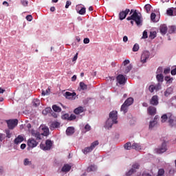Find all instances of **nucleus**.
Listing matches in <instances>:
<instances>
[{
    "instance_id": "obj_1",
    "label": "nucleus",
    "mask_w": 176,
    "mask_h": 176,
    "mask_svg": "<svg viewBox=\"0 0 176 176\" xmlns=\"http://www.w3.org/2000/svg\"><path fill=\"white\" fill-rule=\"evenodd\" d=\"M118 124V111H113L110 112L109 118L106 121L104 127L109 130V129H112L113 124Z\"/></svg>"
},
{
    "instance_id": "obj_2",
    "label": "nucleus",
    "mask_w": 176,
    "mask_h": 176,
    "mask_svg": "<svg viewBox=\"0 0 176 176\" xmlns=\"http://www.w3.org/2000/svg\"><path fill=\"white\" fill-rule=\"evenodd\" d=\"M126 20L128 21L131 20V25H134V21L138 27L142 25V16H141V13L137 12V10H135L131 16H128Z\"/></svg>"
},
{
    "instance_id": "obj_3",
    "label": "nucleus",
    "mask_w": 176,
    "mask_h": 176,
    "mask_svg": "<svg viewBox=\"0 0 176 176\" xmlns=\"http://www.w3.org/2000/svg\"><path fill=\"white\" fill-rule=\"evenodd\" d=\"M52 146H53V142L50 140H47L45 141V144H41L40 148L43 149V151H50L52 149Z\"/></svg>"
},
{
    "instance_id": "obj_4",
    "label": "nucleus",
    "mask_w": 176,
    "mask_h": 176,
    "mask_svg": "<svg viewBox=\"0 0 176 176\" xmlns=\"http://www.w3.org/2000/svg\"><path fill=\"white\" fill-rule=\"evenodd\" d=\"M6 123L8 124V127L10 130H13L14 127L16 126L17 124H19V120L17 119L15 120H8L6 121Z\"/></svg>"
},
{
    "instance_id": "obj_5",
    "label": "nucleus",
    "mask_w": 176,
    "mask_h": 176,
    "mask_svg": "<svg viewBox=\"0 0 176 176\" xmlns=\"http://www.w3.org/2000/svg\"><path fill=\"white\" fill-rule=\"evenodd\" d=\"M157 153L162 154L164 153V152L167 151V142H166V140H164L162 142L161 146L155 149Z\"/></svg>"
},
{
    "instance_id": "obj_6",
    "label": "nucleus",
    "mask_w": 176,
    "mask_h": 176,
    "mask_svg": "<svg viewBox=\"0 0 176 176\" xmlns=\"http://www.w3.org/2000/svg\"><path fill=\"white\" fill-rule=\"evenodd\" d=\"M150 56L151 53L149 52V51L143 52L140 58L141 63H142L143 64H144V63H146V60H149Z\"/></svg>"
},
{
    "instance_id": "obj_7",
    "label": "nucleus",
    "mask_w": 176,
    "mask_h": 176,
    "mask_svg": "<svg viewBox=\"0 0 176 176\" xmlns=\"http://www.w3.org/2000/svg\"><path fill=\"white\" fill-rule=\"evenodd\" d=\"M38 144H39V142L35 140V139L34 138H30L28 140V146H29V148H31L32 149L34 148H36V146H38Z\"/></svg>"
},
{
    "instance_id": "obj_8",
    "label": "nucleus",
    "mask_w": 176,
    "mask_h": 176,
    "mask_svg": "<svg viewBox=\"0 0 176 176\" xmlns=\"http://www.w3.org/2000/svg\"><path fill=\"white\" fill-rule=\"evenodd\" d=\"M130 13V9H126L124 11H121L119 13V19L120 20H124L126 17H127V14Z\"/></svg>"
},
{
    "instance_id": "obj_9",
    "label": "nucleus",
    "mask_w": 176,
    "mask_h": 176,
    "mask_svg": "<svg viewBox=\"0 0 176 176\" xmlns=\"http://www.w3.org/2000/svg\"><path fill=\"white\" fill-rule=\"evenodd\" d=\"M39 131H41V135L45 137H47V135H49V128L46 126H40Z\"/></svg>"
},
{
    "instance_id": "obj_10",
    "label": "nucleus",
    "mask_w": 176,
    "mask_h": 176,
    "mask_svg": "<svg viewBox=\"0 0 176 176\" xmlns=\"http://www.w3.org/2000/svg\"><path fill=\"white\" fill-rule=\"evenodd\" d=\"M117 82L119 85H125L126 83V78L122 74H119L117 77Z\"/></svg>"
},
{
    "instance_id": "obj_11",
    "label": "nucleus",
    "mask_w": 176,
    "mask_h": 176,
    "mask_svg": "<svg viewBox=\"0 0 176 176\" xmlns=\"http://www.w3.org/2000/svg\"><path fill=\"white\" fill-rule=\"evenodd\" d=\"M151 105H158L159 104V96L157 95L153 96L150 100Z\"/></svg>"
},
{
    "instance_id": "obj_12",
    "label": "nucleus",
    "mask_w": 176,
    "mask_h": 176,
    "mask_svg": "<svg viewBox=\"0 0 176 176\" xmlns=\"http://www.w3.org/2000/svg\"><path fill=\"white\" fill-rule=\"evenodd\" d=\"M32 135L36 138V141H41L42 140V133L36 131H32Z\"/></svg>"
},
{
    "instance_id": "obj_13",
    "label": "nucleus",
    "mask_w": 176,
    "mask_h": 176,
    "mask_svg": "<svg viewBox=\"0 0 176 176\" xmlns=\"http://www.w3.org/2000/svg\"><path fill=\"white\" fill-rule=\"evenodd\" d=\"M168 30V28H167V25H166V24H163L160 25V31L162 35H166L167 34Z\"/></svg>"
},
{
    "instance_id": "obj_14",
    "label": "nucleus",
    "mask_w": 176,
    "mask_h": 176,
    "mask_svg": "<svg viewBox=\"0 0 176 176\" xmlns=\"http://www.w3.org/2000/svg\"><path fill=\"white\" fill-rule=\"evenodd\" d=\"M75 96H76V93L75 92L71 93L69 91H67L65 94V97L67 100H74V97H75Z\"/></svg>"
},
{
    "instance_id": "obj_15",
    "label": "nucleus",
    "mask_w": 176,
    "mask_h": 176,
    "mask_svg": "<svg viewBox=\"0 0 176 176\" xmlns=\"http://www.w3.org/2000/svg\"><path fill=\"white\" fill-rule=\"evenodd\" d=\"M147 111L148 115H151V116L156 115V109L152 106L148 107Z\"/></svg>"
},
{
    "instance_id": "obj_16",
    "label": "nucleus",
    "mask_w": 176,
    "mask_h": 176,
    "mask_svg": "<svg viewBox=\"0 0 176 176\" xmlns=\"http://www.w3.org/2000/svg\"><path fill=\"white\" fill-rule=\"evenodd\" d=\"M24 141V137L21 136V135H18L16 138L14 139V143L16 145H19V144H21Z\"/></svg>"
},
{
    "instance_id": "obj_17",
    "label": "nucleus",
    "mask_w": 176,
    "mask_h": 176,
    "mask_svg": "<svg viewBox=\"0 0 176 176\" xmlns=\"http://www.w3.org/2000/svg\"><path fill=\"white\" fill-rule=\"evenodd\" d=\"M75 133V128L74 126H69L66 130L67 135H72Z\"/></svg>"
},
{
    "instance_id": "obj_18",
    "label": "nucleus",
    "mask_w": 176,
    "mask_h": 176,
    "mask_svg": "<svg viewBox=\"0 0 176 176\" xmlns=\"http://www.w3.org/2000/svg\"><path fill=\"white\" fill-rule=\"evenodd\" d=\"M133 102H134V99L133 98H128L124 103L126 104L128 107H130V105H132Z\"/></svg>"
},
{
    "instance_id": "obj_19",
    "label": "nucleus",
    "mask_w": 176,
    "mask_h": 176,
    "mask_svg": "<svg viewBox=\"0 0 176 176\" xmlns=\"http://www.w3.org/2000/svg\"><path fill=\"white\" fill-rule=\"evenodd\" d=\"M83 111H84L83 107H79L74 109V113L76 115H79V114L82 113V112H83Z\"/></svg>"
},
{
    "instance_id": "obj_20",
    "label": "nucleus",
    "mask_w": 176,
    "mask_h": 176,
    "mask_svg": "<svg viewBox=\"0 0 176 176\" xmlns=\"http://www.w3.org/2000/svg\"><path fill=\"white\" fill-rule=\"evenodd\" d=\"M70 170H71V166H69V164H66L63 166L62 168V171L63 173H68V171H69Z\"/></svg>"
},
{
    "instance_id": "obj_21",
    "label": "nucleus",
    "mask_w": 176,
    "mask_h": 176,
    "mask_svg": "<svg viewBox=\"0 0 176 176\" xmlns=\"http://www.w3.org/2000/svg\"><path fill=\"white\" fill-rule=\"evenodd\" d=\"M133 68V65H129L128 66H125L124 68V74H129L130 71H131Z\"/></svg>"
},
{
    "instance_id": "obj_22",
    "label": "nucleus",
    "mask_w": 176,
    "mask_h": 176,
    "mask_svg": "<svg viewBox=\"0 0 176 176\" xmlns=\"http://www.w3.org/2000/svg\"><path fill=\"white\" fill-rule=\"evenodd\" d=\"M129 109V106H127L124 102L121 106V111L124 112V113H126Z\"/></svg>"
},
{
    "instance_id": "obj_23",
    "label": "nucleus",
    "mask_w": 176,
    "mask_h": 176,
    "mask_svg": "<svg viewBox=\"0 0 176 176\" xmlns=\"http://www.w3.org/2000/svg\"><path fill=\"white\" fill-rule=\"evenodd\" d=\"M93 151V148H91V146L85 147L83 150L82 152L85 155H87V153H90Z\"/></svg>"
},
{
    "instance_id": "obj_24",
    "label": "nucleus",
    "mask_w": 176,
    "mask_h": 176,
    "mask_svg": "<svg viewBox=\"0 0 176 176\" xmlns=\"http://www.w3.org/2000/svg\"><path fill=\"white\" fill-rule=\"evenodd\" d=\"M173 93V88L168 87L164 92L165 97H168Z\"/></svg>"
},
{
    "instance_id": "obj_25",
    "label": "nucleus",
    "mask_w": 176,
    "mask_h": 176,
    "mask_svg": "<svg viewBox=\"0 0 176 176\" xmlns=\"http://www.w3.org/2000/svg\"><path fill=\"white\" fill-rule=\"evenodd\" d=\"M132 149H135V151H140L141 145L138 143H133L132 144Z\"/></svg>"
},
{
    "instance_id": "obj_26",
    "label": "nucleus",
    "mask_w": 176,
    "mask_h": 176,
    "mask_svg": "<svg viewBox=\"0 0 176 176\" xmlns=\"http://www.w3.org/2000/svg\"><path fill=\"white\" fill-rule=\"evenodd\" d=\"M157 78V82H159V83H162L163 82V79L164 78V77L163 76V74H157L156 76Z\"/></svg>"
},
{
    "instance_id": "obj_27",
    "label": "nucleus",
    "mask_w": 176,
    "mask_h": 176,
    "mask_svg": "<svg viewBox=\"0 0 176 176\" xmlns=\"http://www.w3.org/2000/svg\"><path fill=\"white\" fill-rule=\"evenodd\" d=\"M124 149H126V151H130L131 148H133V145H131V142H127L124 145Z\"/></svg>"
},
{
    "instance_id": "obj_28",
    "label": "nucleus",
    "mask_w": 176,
    "mask_h": 176,
    "mask_svg": "<svg viewBox=\"0 0 176 176\" xmlns=\"http://www.w3.org/2000/svg\"><path fill=\"white\" fill-rule=\"evenodd\" d=\"M52 109H53V111H54V112H61V107H58V106H57V105H56V104H54L53 106H52Z\"/></svg>"
},
{
    "instance_id": "obj_29",
    "label": "nucleus",
    "mask_w": 176,
    "mask_h": 176,
    "mask_svg": "<svg viewBox=\"0 0 176 176\" xmlns=\"http://www.w3.org/2000/svg\"><path fill=\"white\" fill-rule=\"evenodd\" d=\"M24 166H31L32 164V162L30 161V159L25 158L23 161Z\"/></svg>"
},
{
    "instance_id": "obj_30",
    "label": "nucleus",
    "mask_w": 176,
    "mask_h": 176,
    "mask_svg": "<svg viewBox=\"0 0 176 176\" xmlns=\"http://www.w3.org/2000/svg\"><path fill=\"white\" fill-rule=\"evenodd\" d=\"M80 87L81 90H87V85L85 84L83 82H80Z\"/></svg>"
},
{
    "instance_id": "obj_31",
    "label": "nucleus",
    "mask_w": 176,
    "mask_h": 176,
    "mask_svg": "<svg viewBox=\"0 0 176 176\" xmlns=\"http://www.w3.org/2000/svg\"><path fill=\"white\" fill-rule=\"evenodd\" d=\"M100 144V142H98V140H96L95 142H92L91 144L90 147L91 148L92 151L94 149V148H96V146H97L98 144Z\"/></svg>"
},
{
    "instance_id": "obj_32",
    "label": "nucleus",
    "mask_w": 176,
    "mask_h": 176,
    "mask_svg": "<svg viewBox=\"0 0 176 176\" xmlns=\"http://www.w3.org/2000/svg\"><path fill=\"white\" fill-rule=\"evenodd\" d=\"M176 31V27L174 25L170 26L169 27V30H168V32L169 34H174V32H175Z\"/></svg>"
},
{
    "instance_id": "obj_33",
    "label": "nucleus",
    "mask_w": 176,
    "mask_h": 176,
    "mask_svg": "<svg viewBox=\"0 0 176 176\" xmlns=\"http://www.w3.org/2000/svg\"><path fill=\"white\" fill-rule=\"evenodd\" d=\"M144 9H145L146 13H149L151 12V10L152 9V6H151L150 4H146L144 6Z\"/></svg>"
},
{
    "instance_id": "obj_34",
    "label": "nucleus",
    "mask_w": 176,
    "mask_h": 176,
    "mask_svg": "<svg viewBox=\"0 0 176 176\" xmlns=\"http://www.w3.org/2000/svg\"><path fill=\"white\" fill-rule=\"evenodd\" d=\"M40 104H41V100H39L38 99H34L33 100L34 107H39Z\"/></svg>"
},
{
    "instance_id": "obj_35",
    "label": "nucleus",
    "mask_w": 176,
    "mask_h": 176,
    "mask_svg": "<svg viewBox=\"0 0 176 176\" xmlns=\"http://www.w3.org/2000/svg\"><path fill=\"white\" fill-rule=\"evenodd\" d=\"M51 127H52L53 129H57L58 127H60V122H52V124H51Z\"/></svg>"
},
{
    "instance_id": "obj_36",
    "label": "nucleus",
    "mask_w": 176,
    "mask_h": 176,
    "mask_svg": "<svg viewBox=\"0 0 176 176\" xmlns=\"http://www.w3.org/2000/svg\"><path fill=\"white\" fill-rule=\"evenodd\" d=\"M134 173H135V170H134L133 168H131V169L126 173V176H131V175H133V174H134Z\"/></svg>"
},
{
    "instance_id": "obj_37",
    "label": "nucleus",
    "mask_w": 176,
    "mask_h": 176,
    "mask_svg": "<svg viewBox=\"0 0 176 176\" xmlns=\"http://www.w3.org/2000/svg\"><path fill=\"white\" fill-rule=\"evenodd\" d=\"M156 91L162 89V82H158L156 85H154Z\"/></svg>"
},
{
    "instance_id": "obj_38",
    "label": "nucleus",
    "mask_w": 176,
    "mask_h": 176,
    "mask_svg": "<svg viewBox=\"0 0 176 176\" xmlns=\"http://www.w3.org/2000/svg\"><path fill=\"white\" fill-rule=\"evenodd\" d=\"M157 122H156V120L150 122L149 129H153V127H155V125L157 124Z\"/></svg>"
},
{
    "instance_id": "obj_39",
    "label": "nucleus",
    "mask_w": 176,
    "mask_h": 176,
    "mask_svg": "<svg viewBox=\"0 0 176 176\" xmlns=\"http://www.w3.org/2000/svg\"><path fill=\"white\" fill-rule=\"evenodd\" d=\"M165 80L168 83H173V78L170 77V76H166L165 77Z\"/></svg>"
},
{
    "instance_id": "obj_40",
    "label": "nucleus",
    "mask_w": 176,
    "mask_h": 176,
    "mask_svg": "<svg viewBox=\"0 0 176 176\" xmlns=\"http://www.w3.org/2000/svg\"><path fill=\"white\" fill-rule=\"evenodd\" d=\"M97 170V166L95 165H91L88 168V171H96Z\"/></svg>"
},
{
    "instance_id": "obj_41",
    "label": "nucleus",
    "mask_w": 176,
    "mask_h": 176,
    "mask_svg": "<svg viewBox=\"0 0 176 176\" xmlns=\"http://www.w3.org/2000/svg\"><path fill=\"white\" fill-rule=\"evenodd\" d=\"M155 36H156V32H150V35H149L150 39H155Z\"/></svg>"
},
{
    "instance_id": "obj_42",
    "label": "nucleus",
    "mask_w": 176,
    "mask_h": 176,
    "mask_svg": "<svg viewBox=\"0 0 176 176\" xmlns=\"http://www.w3.org/2000/svg\"><path fill=\"white\" fill-rule=\"evenodd\" d=\"M78 13H79L81 15L85 14V13H86V8L82 7L78 12Z\"/></svg>"
},
{
    "instance_id": "obj_43",
    "label": "nucleus",
    "mask_w": 176,
    "mask_h": 176,
    "mask_svg": "<svg viewBox=\"0 0 176 176\" xmlns=\"http://www.w3.org/2000/svg\"><path fill=\"white\" fill-rule=\"evenodd\" d=\"M50 91V88H48L47 89L42 90V96H47L49 95V92Z\"/></svg>"
},
{
    "instance_id": "obj_44",
    "label": "nucleus",
    "mask_w": 176,
    "mask_h": 176,
    "mask_svg": "<svg viewBox=\"0 0 176 176\" xmlns=\"http://www.w3.org/2000/svg\"><path fill=\"white\" fill-rule=\"evenodd\" d=\"M140 50V45L138 44H135L133 47V52H138Z\"/></svg>"
},
{
    "instance_id": "obj_45",
    "label": "nucleus",
    "mask_w": 176,
    "mask_h": 176,
    "mask_svg": "<svg viewBox=\"0 0 176 176\" xmlns=\"http://www.w3.org/2000/svg\"><path fill=\"white\" fill-rule=\"evenodd\" d=\"M62 119H63L64 120H69V114L65 113V114L63 115Z\"/></svg>"
},
{
    "instance_id": "obj_46",
    "label": "nucleus",
    "mask_w": 176,
    "mask_h": 176,
    "mask_svg": "<svg viewBox=\"0 0 176 176\" xmlns=\"http://www.w3.org/2000/svg\"><path fill=\"white\" fill-rule=\"evenodd\" d=\"M164 175V169L161 168L158 170V174L157 176H163Z\"/></svg>"
},
{
    "instance_id": "obj_47",
    "label": "nucleus",
    "mask_w": 176,
    "mask_h": 176,
    "mask_svg": "<svg viewBox=\"0 0 176 176\" xmlns=\"http://www.w3.org/2000/svg\"><path fill=\"white\" fill-rule=\"evenodd\" d=\"M148 90L150 91V93H153V91H155V85H151L148 87Z\"/></svg>"
},
{
    "instance_id": "obj_48",
    "label": "nucleus",
    "mask_w": 176,
    "mask_h": 176,
    "mask_svg": "<svg viewBox=\"0 0 176 176\" xmlns=\"http://www.w3.org/2000/svg\"><path fill=\"white\" fill-rule=\"evenodd\" d=\"M173 13H174V11L173 10V9H170V8H169L166 11V14H168V16H173Z\"/></svg>"
},
{
    "instance_id": "obj_49",
    "label": "nucleus",
    "mask_w": 176,
    "mask_h": 176,
    "mask_svg": "<svg viewBox=\"0 0 176 176\" xmlns=\"http://www.w3.org/2000/svg\"><path fill=\"white\" fill-rule=\"evenodd\" d=\"M6 134L7 138H10L12 137V133H10V131L9 129L6 130Z\"/></svg>"
},
{
    "instance_id": "obj_50",
    "label": "nucleus",
    "mask_w": 176,
    "mask_h": 176,
    "mask_svg": "<svg viewBox=\"0 0 176 176\" xmlns=\"http://www.w3.org/2000/svg\"><path fill=\"white\" fill-rule=\"evenodd\" d=\"M21 3L23 6H28V1L27 0H21Z\"/></svg>"
},
{
    "instance_id": "obj_51",
    "label": "nucleus",
    "mask_w": 176,
    "mask_h": 176,
    "mask_svg": "<svg viewBox=\"0 0 176 176\" xmlns=\"http://www.w3.org/2000/svg\"><path fill=\"white\" fill-rule=\"evenodd\" d=\"M75 119H76V116H75V114H71V116H69V120H75Z\"/></svg>"
},
{
    "instance_id": "obj_52",
    "label": "nucleus",
    "mask_w": 176,
    "mask_h": 176,
    "mask_svg": "<svg viewBox=\"0 0 176 176\" xmlns=\"http://www.w3.org/2000/svg\"><path fill=\"white\" fill-rule=\"evenodd\" d=\"M155 19H156V14L151 13V21L155 22Z\"/></svg>"
},
{
    "instance_id": "obj_53",
    "label": "nucleus",
    "mask_w": 176,
    "mask_h": 176,
    "mask_svg": "<svg viewBox=\"0 0 176 176\" xmlns=\"http://www.w3.org/2000/svg\"><path fill=\"white\" fill-rule=\"evenodd\" d=\"M132 168H133V170H138V168H140V165L138 163L134 164L132 166Z\"/></svg>"
},
{
    "instance_id": "obj_54",
    "label": "nucleus",
    "mask_w": 176,
    "mask_h": 176,
    "mask_svg": "<svg viewBox=\"0 0 176 176\" xmlns=\"http://www.w3.org/2000/svg\"><path fill=\"white\" fill-rule=\"evenodd\" d=\"M142 38H143V39H146V38H148V32H146V30H144L143 32Z\"/></svg>"
},
{
    "instance_id": "obj_55",
    "label": "nucleus",
    "mask_w": 176,
    "mask_h": 176,
    "mask_svg": "<svg viewBox=\"0 0 176 176\" xmlns=\"http://www.w3.org/2000/svg\"><path fill=\"white\" fill-rule=\"evenodd\" d=\"M72 3L71 1H67L66 2L65 8H66V9H68V8H69V6H71Z\"/></svg>"
},
{
    "instance_id": "obj_56",
    "label": "nucleus",
    "mask_w": 176,
    "mask_h": 176,
    "mask_svg": "<svg viewBox=\"0 0 176 176\" xmlns=\"http://www.w3.org/2000/svg\"><path fill=\"white\" fill-rule=\"evenodd\" d=\"M127 64H130V60H125L122 63V65H124V67H126V65H127Z\"/></svg>"
},
{
    "instance_id": "obj_57",
    "label": "nucleus",
    "mask_w": 176,
    "mask_h": 176,
    "mask_svg": "<svg viewBox=\"0 0 176 176\" xmlns=\"http://www.w3.org/2000/svg\"><path fill=\"white\" fill-rule=\"evenodd\" d=\"M26 20H28V21H32V15L26 16Z\"/></svg>"
},
{
    "instance_id": "obj_58",
    "label": "nucleus",
    "mask_w": 176,
    "mask_h": 176,
    "mask_svg": "<svg viewBox=\"0 0 176 176\" xmlns=\"http://www.w3.org/2000/svg\"><path fill=\"white\" fill-rule=\"evenodd\" d=\"M45 111H47V113H50L53 112V110H52V108H50V107H47V108L45 109Z\"/></svg>"
},
{
    "instance_id": "obj_59",
    "label": "nucleus",
    "mask_w": 176,
    "mask_h": 176,
    "mask_svg": "<svg viewBox=\"0 0 176 176\" xmlns=\"http://www.w3.org/2000/svg\"><path fill=\"white\" fill-rule=\"evenodd\" d=\"M85 45H87V43H90V39H89V38H84V41H83Z\"/></svg>"
},
{
    "instance_id": "obj_60",
    "label": "nucleus",
    "mask_w": 176,
    "mask_h": 176,
    "mask_svg": "<svg viewBox=\"0 0 176 176\" xmlns=\"http://www.w3.org/2000/svg\"><path fill=\"white\" fill-rule=\"evenodd\" d=\"M90 129H91L90 125H89V124L85 125V130H86V131H90Z\"/></svg>"
},
{
    "instance_id": "obj_61",
    "label": "nucleus",
    "mask_w": 176,
    "mask_h": 176,
    "mask_svg": "<svg viewBox=\"0 0 176 176\" xmlns=\"http://www.w3.org/2000/svg\"><path fill=\"white\" fill-rule=\"evenodd\" d=\"M51 112H52L51 115L52 116H53V118H54L55 119L58 118V115L57 113H54V111H51Z\"/></svg>"
},
{
    "instance_id": "obj_62",
    "label": "nucleus",
    "mask_w": 176,
    "mask_h": 176,
    "mask_svg": "<svg viewBox=\"0 0 176 176\" xmlns=\"http://www.w3.org/2000/svg\"><path fill=\"white\" fill-rule=\"evenodd\" d=\"M170 68H166L164 70V74H170Z\"/></svg>"
},
{
    "instance_id": "obj_63",
    "label": "nucleus",
    "mask_w": 176,
    "mask_h": 176,
    "mask_svg": "<svg viewBox=\"0 0 176 176\" xmlns=\"http://www.w3.org/2000/svg\"><path fill=\"white\" fill-rule=\"evenodd\" d=\"M142 176H152V175H151L149 173L143 172Z\"/></svg>"
},
{
    "instance_id": "obj_64",
    "label": "nucleus",
    "mask_w": 176,
    "mask_h": 176,
    "mask_svg": "<svg viewBox=\"0 0 176 176\" xmlns=\"http://www.w3.org/2000/svg\"><path fill=\"white\" fill-rule=\"evenodd\" d=\"M170 74L171 75H176V67L171 70Z\"/></svg>"
}]
</instances>
